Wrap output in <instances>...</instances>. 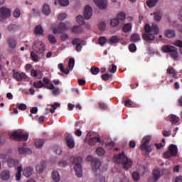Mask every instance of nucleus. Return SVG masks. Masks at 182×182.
<instances>
[{"label":"nucleus","mask_w":182,"mask_h":182,"mask_svg":"<svg viewBox=\"0 0 182 182\" xmlns=\"http://www.w3.org/2000/svg\"><path fill=\"white\" fill-rule=\"evenodd\" d=\"M145 33L143 34L142 38L144 41H154L156 37L154 35H159L160 33V28L157 24H145L144 26Z\"/></svg>","instance_id":"nucleus-1"},{"label":"nucleus","mask_w":182,"mask_h":182,"mask_svg":"<svg viewBox=\"0 0 182 182\" xmlns=\"http://www.w3.org/2000/svg\"><path fill=\"white\" fill-rule=\"evenodd\" d=\"M114 159L116 163H119L123 166L124 170H129L133 164V161L126 156L124 152H122L118 155L114 156Z\"/></svg>","instance_id":"nucleus-2"},{"label":"nucleus","mask_w":182,"mask_h":182,"mask_svg":"<svg viewBox=\"0 0 182 182\" xmlns=\"http://www.w3.org/2000/svg\"><path fill=\"white\" fill-rule=\"evenodd\" d=\"M22 171H23V176L24 177H26L27 178H29L32 174H33V168L31 166H27L24 168H22V166H19L17 167V172L16 173V181H21V177L22 176Z\"/></svg>","instance_id":"nucleus-3"},{"label":"nucleus","mask_w":182,"mask_h":182,"mask_svg":"<svg viewBox=\"0 0 182 182\" xmlns=\"http://www.w3.org/2000/svg\"><path fill=\"white\" fill-rule=\"evenodd\" d=\"M10 137L15 141H26L28 139H29V134L26 133L23 134L22 130L18 129L17 131L13 132Z\"/></svg>","instance_id":"nucleus-4"},{"label":"nucleus","mask_w":182,"mask_h":182,"mask_svg":"<svg viewBox=\"0 0 182 182\" xmlns=\"http://www.w3.org/2000/svg\"><path fill=\"white\" fill-rule=\"evenodd\" d=\"M162 50L165 53H171L170 56L172 59H177L178 58V53H177V48L173 46H164Z\"/></svg>","instance_id":"nucleus-5"},{"label":"nucleus","mask_w":182,"mask_h":182,"mask_svg":"<svg viewBox=\"0 0 182 182\" xmlns=\"http://www.w3.org/2000/svg\"><path fill=\"white\" fill-rule=\"evenodd\" d=\"M177 153H178L177 145L172 144L168 146V151L164 154V158L171 159V157H176V156H177Z\"/></svg>","instance_id":"nucleus-6"},{"label":"nucleus","mask_w":182,"mask_h":182,"mask_svg":"<svg viewBox=\"0 0 182 182\" xmlns=\"http://www.w3.org/2000/svg\"><path fill=\"white\" fill-rule=\"evenodd\" d=\"M82 158L80 156H77L74 158V170L75 171V175L77 177H82Z\"/></svg>","instance_id":"nucleus-7"},{"label":"nucleus","mask_w":182,"mask_h":182,"mask_svg":"<svg viewBox=\"0 0 182 182\" xmlns=\"http://www.w3.org/2000/svg\"><path fill=\"white\" fill-rule=\"evenodd\" d=\"M12 13V10L11 9H8L5 6L0 8V21H5L8 19V18H11V14Z\"/></svg>","instance_id":"nucleus-8"},{"label":"nucleus","mask_w":182,"mask_h":182,"mask_svg":"<svg viewBox=\"0 0 182 182\" xmlns=\"http://www.w3.org/2000/svg\"><path fill=\"white\" fill-rule=\"evenodd\" d=\"M87 161L91 162V167L94 171H96V170H99V168H100V160L93 158V156L91 155H89L87 157Z\"/></svg>","instance_id":"nucleus-9"},{"label":"nucleus","mask_w":182,"mask_h":182,"mask_svg":"<svg viewBox=\"0 0 182 182\" xmlns=\"http://www.w3.org/2000/svg\"><path fill=\"white\" fill-rule=\"evenodd\" d=\"M150 143V136H144L142 139V144L141 145V150L143 151H146V153H151V147L148 146Z\"/></svg>","instance_id":"nucleus-10"},{"label":"nucleus","mask_w":182,"mask_h":182,"mask_svg":"<svg viewBox=\"0 0 182 182\" xmlns=\"http://www.w3.org/2000/svg\"><path fill=\"white\" fill-rule=\"evenodd\" d=\"M33 49L36 53L41 55V53L44 52L46 49L45 43L42 41H36L33 46Z\"/></svg>","instance_id":"nucleus-11"},{"label":"nucleus","mask_w":182,"mask_h":182,"mask_svg":"<svg viewBox=\"0 0 182 182\" xmlns=\"http://www.w3.org/2000/svg\"><path fill=\"white\" fill-rule=\"evenodd\" d=\"M12 72L13 78H14L17 82H22L23 79H26V75L23 73L16 72L15 70H13Z\"/></svg>","instance_id":"nucleus-12"},{"label":"nucleus","mask_w":182,"mask_h":182,"mask_svg":"<svg viewBox=\"0 0 182 182\" xmlns=\"http://www.w3.org/2000/svg\"><path fill=\"white\" fill-rule=\"evenodd\" d=\"M65 31H68V26L65 23H60L59 26L56 28H53V33L56 35V33H63Z\"/></svg>","instance_id":"nucleus-13"},{"label":"nucleus","mask_w":182,"mask_h":182,"mask_svg":"<svg viewBox=\"0 0 182 182\" xmlns=\"http://www.w3.org/2000/svg\"><path fill=\"white\" fill-rule=\"evenodd\" d=\"M82 41L80 38H74L72 41V45L75 46L77 52H80L82 50Z\"/></svg>","instance_id":"nucleus-14"},{"label":"nucleus","mask_w":182,"mask_h":182,"mask_svg":"<svg viewBox=\"0 0 182 182\" xmlns=\"http://www.w3.org/2000/svg\"><path fill=\"white\" fill-rule=\"evenodd\" d=\"M95 4L100 9H106L107 8V0H93Z\"/></svg>","instance_id":"nucleus-15"},{"label":"nucleus","mask_w":182,"mask_h":182,"mask_svg":"<svg viewBox=\"0 0 182 182\" xmlns=\"http://www.w3.org/2000/svg\"><path fill=\"white\" fill-rule=\"evenodd\" d=\"M46 168V161L42 160L36 167L37 173H43Z\"/></svg>","instance_id":"nucleus-16"},{"label":"nucleus","mask_w":182,"mask_h":182,"mask_svg":"<svg viewBox=\"0 0 182 182\" xmlns=\"http://www.w3.org/2000/svg\"><path fill=\"white\" fill-rule=\"evenodd\" d=\"M92 7L89 6V5L85 6V8L84 9V16L85 19H90V18H92Z\"/></svg>","instance_id":"nucleus-17"},{"label":"nucleus","mask_w":182,"mask_h":182,"mask_svg":"<svg viewBox=\"0 0 182 182\" xmlns=\"http://www.w3.org/2000/svg\"><path fill=\"white\" fill-rule=\"evenodd\" d=\"M65 141L67 143V146H68L70 149H73V147H75V141L73 140L72 135L68 134L65 136Z\"/></svg>","instance_id":"nucleus-18"},{"label":"nucleus","mask_w":182,"mask_h":182,"mask_svg":"<svg viewBox=\"0 0 182 182\" xmlns=\"http://www.w3.org/2000/svg\"><path fill=\"white\" fill-rule=\"evenodd\" d=\"M166 73L168 75H172L173 79L178 78V77H177V71H176V70L171 66L168 67V68L166 70Z\"/></svg>","instance_id":"nucleus-19"},{"label":"nucleus","mask_w":182,"mask_h":182,"mask_svg":"<svg viewBox=\"0 0 182 182\" xmlns=\"http://www.w3.org/2000/svg\"><path fill=\"white\" fill-rule=\"evenodd\" d=\"M19 154H32V150L29 148L21 147L18 149Z\"/></svg>","instance_id":"nucleus-20"},{"label":"nucleus","mask_w":182,"mask_h":182,"mask_svg":"<svg viewBox=\"0 0 182 182\" xmlns=\"http://www.w3.org/2000/svg\"><path fill=\"white\" fill-rule=\"evenodd\" d=\"M43 82H44L43 85H46V86H48L49 88H46L48 89L49 90H53L55 89V85L53 84L50 83V80H49L48 77H44L43 80Z\"/></svg>","instance_id":"nucleus-21"},{"label":"nucleus","mask_w":182,"mask_h":182,"mask_svg":"<svg viewBox=\"0 0 182 182\" xmlns=\"http://www.w3.org/2000/svg\"><path fill=\"white\" fill-rule=\"evenodd\" d=\"M10 177L11 173H9V171L4 170L0 174V178H1V180H9Z\"/></svg>","instance_id":"nucleus-22"},{"label":"nucleus","mask_w":182,"mask_h":182,"mask_svg":"<svg viewBox=\"0 0 182 182\" xmlns=\"http://www.w3.org/2000/svg\"><path fill=\"white\" fill-rule=\"evenodd\" d=\"M7 164L9 167H16L19 164V161L12 159V158H9L7 159Z\"/></svg>","instance_id":"nucleus-23"},{"label":"nucleus","mask_w":182,"mask_h":182,"mask_svg":"<svg viewBox=\"0 0 182 182\" xmlns=\"http://www.w3.org/2000/svg\"><path fill=\"white\" fill-rule=\"evenodd\" d=\"M71 32L73 33H82V32H83V28L80 26H74L71 28Z\"/></svg>","instance_id":"nucleus-24"},{"label":"nucleus","mask_w":182,"mask_h":182,"mask_svg":"<svg viewBox=\"0 0 182 182\" xmlns=\"http://www.w3.org/2000/svg\"><path fill=\"white\" fill-rule=\"evenodd\" d=\"M33 86L38 89H41V87L49 88L48 85H46L45 84H43V82H42V81L41 80L38 82H34L33 84Z\"/></svg>","instance_id":"nucleus-25"},{"label":"nucleus","mask_w":182,"mask_h":182,"mask_svg":"<svg viewBox=\"0 0 182 182\" xmlns=\"http://www.w3.org/2000/svg\"><path fill=\"white\" fill-rule=\"evenodd\" d=\"M52 178L55 182H58L60 180V175H59V172L58 171L56 170L53 171Z\"/></svg>","instance_id":"nucleus-26"},{"label":"nucleus","mask_w":182,"mask_h":182,"mask_svg":"<svg viewBox=\"0 0 182 182\" xmlns=\"http://www.w3.org/2000/svg\"><path fill=\"white\" fill-rule=\"evenodd\" d=\"M165 36L168 38H174L176 36V31L174 30L168 29L165 31Z\"/></svg>","instance_id":"nucleus-27"},{"label":"nucleus","mask_w":182,"mask_h":182,"mask_svg":"<svg viewBox=\"0 0 182 182\" xmlns=\"http://www.w3.org/2000/svg\"><path fill=\"white\" fill-rule=\"evenodd\" d=\"M132 23H128L124 25L122 28V31L124 33H127L132 31Z\"/></svg>","instance_id":"nucleus-28"},{"label":"nucleus","mask_w":182,"mask_h":182,"mask_svg":"<svg viewBox=\"0 0 182 182\" xmlns=\"http://www.w3.org/2000/svg\"><path fill=\"white\" fill-rule=\"evenodd\" d=\"M160 0H148L146 1V5L149 8H154L157 5Z\"/></svg>","instance_id":"nucleus-29"},{"label":"nucleus","mask_w":182,"mask_h":182,"mask_svg":"<svg viewBox=\"0 0 182 182\" xmlns=\"http://www.w3.org/2000/svg\"><path fill=\"white\" fill-rule=\"evenodd\" d=\"M96 143H100V138H99L98 136L91 138L89 141L90 146H95Z\"/></svg>","instance_id":"nucleus-30"},{"label":"nucleus","mask_w":182,"mask_h":182,"mask_svg":"<svg viewBox=\"0 0 182 182\" xmlns=\"http://www.w3.org/2000/svg\"><path fill=\"white\" fill-rule=\"evenodd\" d=\"M154 20L156 21V22H160L161 21V18H163V14L160 11H156L154 13Z\"/></svg>","instance_id":"nucleus-31"},{"label":"nucleus","mask_w":182,"mask_h":182,"mask_svg":"<svg viewBox=\"0 0 182 182\" xmlns=\"http://www.w3.org/2000/svg\"><path fill=\"white\" fill-rule=\"evenodd\" d=\"M34 33L36 35H43V28L41 25H38L34 29Z\"/></svg>","instance_id":"nucleus-32"},{"label":"nucleus","mask_w":182,"mask_h":182,"mask_svg":"<svg viewBox=\"0 0 182 182\" xmlns=\"http://www.w3.org/2000/svg\"><path fill=\"white\" fill-rule=\"evenodd\" d=\"M7 42L9 48H11V49H14V48H16V41L14 39L9 38Z\"/></svg>","instance_id":"nucleus-33"},{"label":"nucleus","mask_w":182,"mask_h":182,"mask_svg":"<svg viewBox=\"0 0 182 182\" xmlns=\"http://www.w3.org/2000/svg\"><path fill=\"white\" fill-rule=\"evenodd\" d=\"M161 176V174L160 173V170H159V169L154 170L153 177L156 181H157V180H159V178H160Z\"/></svg>","instance_id":"nucleus-34"},{"label":"nucleus","mask_w":182,"mask_h":182,"mask_svg":"<svg viewBox=\"0 0 182 182\" xmlns=\"http://www.w3.org/2000/svg\"><path fill=\"white\" fill-rule=\"evenodd\" d=\"M8 31L9 32H16V31H19V26L15 24L9 25L8 26Z\"/></svg>","instance_id":"nucleus-35"},{"label":"nucleus","mask_w":182,"mask_h":182,"mask_svg":"<svg viewBox=\"0 0 182 182\" xmlns=\"http://www.w3.org/2000/svg\"><path fill=\"white\" fill-rule=\"evenodd\" d=\"M42 11L44 15H49L50 14V7L48 4H44Z\"/></svg>","instance_id":"nucleus-36"},{"label":"nucleus","mask_w":182,"mask_h":182,"mask_svg":"<svg viewBox=\"0 0 182 182\" xmlns=\"http://www.w3.org/2000/svg\"><path fill=\"white\" fill-rule=\"evenodd\" d=\"M131 42H139L140 41V36L137 33H133L130 38Z\"/></svg>","instance_id":"nucleus-37"},{"label":"nucleus","mask_w":182,"mask_h":182,"mask_svg":"<svg viewBox=\"0 0 182 182\" xmlns=\"http://www.w3.org/2000/svg\"><path fill=\"white\" fill-rule=\"evenodd\" d=\"M108 42L111 44L119 43V42H120V38H119V37H117L116 36H114L108 40Z\"/></svg>","instance_id":"nucleus-38"},{"label":"nucleus","mask_w":182,"mask_h":182,"mask_svg":"<svg viewBox=\"0 0 182 182\" xmlns=\"http://www.w3.org/2000/svg\"><path fill=\"white\" fill-rule=\"evenodd\" d=\"M116 18L118 19L119 22H122V21L126 19V14H124V12H120L117 14Z\"/></svg>","instance_id":"nucleus-39"},{"label":"nucleus","mask_w":182,"mask_h":182,"mask_svg":"<svg viewBox=\"0 0 182 182\" xmlns=\"http://www.w3.org/2000/svg\"><path fill=\"white\" fill-rule=\"evenodd\" d=\"M45 144V140L38 139L35 142L36 149H41Z\"/></svg>","instance_id":"nucleus-40"},{"label":"nucleus","mask_w":182,"mask_h":182,"mask_svg":"<svg viewBox=\"0 0 182 182\" xmlns=\"http://www.w3.org/2000/svg\"><path fill=\"white\" fill-rule=\"evenodd\" d=\"M122 103L126 107H134V106H133V101H132V100H125L122 102Z\"/></svg>","instance_id":"nucleus-41"},{"label":"nucleus","mask_w":182,"mask_h":182,"mask_svg":"<svg viewBox=\"0 0 182 182\" xmlns=\"http://www.w3.org/2000/svg\"><path fill=\"white\" fill-rule=\"evenodd\" d=\"M178 120H180V118L177 117V115H171V123H172V124H176V123H178Z\"/></svg>","instance_id":"nucleus-42"},{"label":"nucleus","mask_w":182,"mask_h":182,"mask_svg":"<svg viewBox=\"0 0 182 182\" xmlns=\"http://www.w3.org/2000/svg\"><path fill=\"white\" fill-rule=\"evenodd\" d=\"M95 182H106V178L103 175H97L95 176Z\"/></svg>","instance_id":"nucleus-43"},{"label":"nucleus","mask_w":182,"mask_h":182,"mask_svg":"<svg viewBox=\"0 0 182 182\" xmlns=\"http://www.w3.org/2000/svg\"><path fill=\"white\" fill-rule=\"evenodd\" d=\"M58 68L60 72H62L63 73H65V75H69V70L65 69V68L63 67V64L62 63L58 64Z\"/></svg>","instance_id":"nucleus-44"},{"label":"nucleus","mask_w":182,"mask_h":182,"mask_svg":"<svg viewBox=\"0 0 182 182\" xmlns=\"http://www.w3.org/2000/svg\"><path fill=\"white\" fill-rule=\"evenodd\" d=\"M31 58L33 62H39V56H38L33 51L31 53Z\"/></svg>","instance_id":"nucleus-45"},{"label":"nucleus","mask_w":182,"mask_h":182,"mask_svg":"<svg viewBox=\"0 0 182 182\" xmlns=\"http://www.w3.org/2000/svg\"><path fill=\"white\" fill-rule=\"evenodd\" d=\"M77 23H79V25H85V18L82 16H77L76 18Z\"/></svg>","instance_id":"nucleus-46"},{"label":"nucleus","mask_w":182,"mask_h":182,"mask_svg":"<svg viewBox=\"0 0 182 182\" xmlns=\"http://www.w3.org/2000/svg\"><path fill=\"white\" fill-rule=\"evenodd\" d=\"M110 23H111V26H112L113 28H115V26H117V25L120 23V21L117 18H114L111 20Z\"/></svg>","instance_id":"nucleus-47"},{"label":"nucleus","mask_w":182,"mask_h":182,"mask_svg":"<svg viewBox=\"0 0 182 182\" xmlns=\"http://www.w3.org/2000/svg\"><path fill=\"white\" fill-rule=\"evenodd\" d=\"M48 41L52 45H55V43L57 42L56 38H55V36L52 34L48 35Z\"/></svg>","instance_id":"nucleus-48"},{"label":"nucleus","mask_w":182,"mask_h":182,"mask_svg":"<svg viewBox=\"0 0 182 182\" xmlns=\"http://www.w3.org/2000/svg\"><path fill=\"white\" fill-rule=\"evenodd\" d=\"M5 76H6V70H5V68L0 64V77H5Z\"/></svg>","instance_id":"nucleus-49"},{"label":"nucleus","mask_w":182,"mask_h":182,"mask_svg":"<svg viewBox=\"0 0 182 182\" xmlns=\"http://www.w3.org/2000/svg\"><path fill=\"white\" fill-rule=\"evenodd\" d=\"M90 72L92 75H97L100 72V69L97 67L92 66L90 69Z\"/></svg>","instance_id":"nucleus-50"},{"label":"nucleus","mask_w":182,"mask_h":182,"mask_svg":"<svg viewBox=\"0 0 182 182\" xmlns=\"http://www.w3.org/2000/svg\"><path fill=\"white\" fill-rule=\"evenodd\" d=\"M96 153L97 156H103L105 154V149L102 147H98L96 149Z\"/></svg>","instance_id":"nucleus-51"},{"label":"nucleus","mask_w":182,"mask_h":182,"mask_svg":"<svg viewBox=\"0 0 182 182\" xmlns=\"http://www.w3.org/2000/svg\"><path fill=\"white\" fill-rule=\"evenodd\" d=\"M60 6H68L69 0H58Z\"/></svg>","instance_id":"nucleus-52"},{"label":"nucleus","mask_w":182,"mask_h":182,"mask_svg":"<svg viewBox=\"0 0 182 182\" xmlns=\"http://www.w3.org/2000/svg\"><path fill=\"white\" fill-rule=\"evenodd\" d=\"M98 42L101 46H103V45L107 42V39H106L105 37H100Z\"/></svg>","instance_id":"nucleus-53"},{"label":"nucleus","mask_w":182,"mask_h":182,"mask_svg":"<svg viewBox=\"0 0 182 182\" xmlns=\"http://www.w3.org/2000/svg\"><path fill=\"white\" fill-rule=\"evenodd\" d=\"M132 178L134 181H139V180L140 179V175L138 172H134L132 173Z\"/></svg>","instance_id":"nucleus-54"},{"label":"nucleus","mask_w":182,"mask_h":182,"mask_svg":"<svg viewBox=\"0 0 182 182\" xmlns=\"http://www.w3.org/2000/svg\"><path fill=\"white\" fill-rule=\"evenodd\" d=\"M112 75H110V74H107V73H106V74H103L102 76H101V77H102V80H109V79H112Z\"/></svg>","instance_id":"nucleus-55"},{"label":"nucleus","mask_w":182,"mask_h":182,"mask_svg":"<svg viewBox=\"0 0 182 182\" xmlns=\"http://www.w3.org/2000/svg\"><path fill=\"white\" fill-rule=\"evenodd\" d=\"M68 66H69L70 70H72V69H73V66H75V58H70L69 60Z\"/></svg>","instance_id":"nucleus-56"},{"label":"nucleus","mask_w":182,"mask_h":182,"mask_svg":"<svg viewBox=\"0 0 182 182\" xmlns=\"http://www.w3.org/2000/svg\"><path fill=\"white\" fill-rule=\"evenodd\" d=\"M14 18H19L21 16V11L19 9H16L13 13Z\"/></svg>","instance_id":"nucleus-57"},{"label":"nucleus","mask_w":182,"mask_h":182,"mask_svg":"<svg viewBox=\"0 0 182 182\" xmlns=\"http://www.w3.org/2000/svg\"><path fill=\"white\" fill-rule=\"evenodd\" d=\"M129 49L130 52H136L137 50V48L136 47V44L132 43L129 46Z\"/></svg>","instance_id":"nucleus-58"},{"label":"nucleus","mask_w":182,"mask_h":182,"mask_svg":"<svg viewBox=\"0 0 182 182\" xmlns=\"http://www.w3.org/2000/svg\"><path fill=\"white\" fill-rule=\"evenodd\" d=\"M100 31H105L106 29V23L105 22H101L98 25Z\"/></svg>","instance_id":"nucleus-59"},{"label":"nucleus","mask_w":182,"mask_h":182,"mask_svg":"<svg viewBox=\"0 0 182 182\" xmlns=\"http://www.w3.org/2000/svg\"><path fill=\"white\" fill-rule=\"evenodd\" d=\"M58 19H59V21H63V19H66V14L65 13L60 14L58 16Z\"/></svg>","instance_id":"nucleus-60"},{"label":"nucleus","mask_w":182,"mask_h":182,"mask_svg":"<svg viewBox=\"0 0 182 182\" xmlns=\"http://www.w3.org/2000/svg\"><path fill=\"white\" fill-rule=\"evenodd\" d=\"M60 38L61 41H68V39H69V36L68 34L63 33Z\"/></svg>","instance_id":"nucleus-61"},{"label":"nucleus","mask_w":182,"mask_h":182,"mask_svg":"<svg viewBox=\"0 0 182 182\" xmlns=\"http://www.w3.org/2000/svg\"><path fill=\"white\" fill-rule=\"evenodd\" d=\"M98 105L100 109H102V110H106V109H107V105L104 102H99Z\"/></svg>","instance_id":"nucleus-62"},{"label":"nucleus","mask_w":182,"mask_h":182,"mask_svg":"<svg viewBox=\"0 0 182 182\" xmlns=\"http://www.w3.org/2000/svg\"><path fill=\"white\" fill-rule=\"evenodd\" d=\"M173 45L175 46H178V48H182V41L181 40H177L176 41H175V43H173Z\"/></svg>","instance_id":"nucleus-63"},{"label":"nucleus","mask_w":182,"mask_h":182,"mask_svg":"<svg viewBox=\"0 0 182 182\" xmlns=\"http://www.w3.org/2000/svg\"><path fill=\"white\" fill-rule=\"evenodd\" d=\"M175 182H182V176H178L175 178Z\"/></svg>","instance_id":"nucleus-64"}]
</instances>
